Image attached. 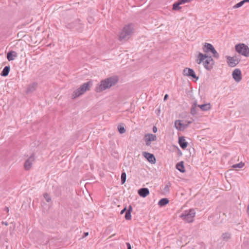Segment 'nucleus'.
<instances>
[{
  "instance_id": "1",
  "label": "nucleus",
  "mask_w": 249,
  "mask_h": 249,
  "mask_svg": "<svg viewBox=\"0 0 249 249\" xmlns=\"http://www.w3.org/2000/svg\"><path fill=\"white\" fill-rule=\"evenodd\" d=\"M118 81L117 76L110 77L101 81L99 84L96 87L95 91L100 92L114 86Z\"/></svg>"
},
{
  "instance_id": "2",
  "label": "nucleus",
  "mask_w": 249,
  "mask_h": 249,
  "mask_svg": "<svg viewBox=\"0 0 249 249\" xmlns=\"http://www.w3.org/2000/svg\"><path fill=\"white\" fill-rule=\"evenodd\" d=\"M202 62H203L204 68L208 71L211 70L214 64V61L212 56H208L207 54L199 53L196 59V62L200 64Z\"/></svg>"
},
{
  "instance_id": "3",
  "label": "nucleus",
  "mask_w": 249,
  "mask_h": 249,
  "mask_svg": "<svg viewBox=\"0 0 249 249\" xmlns=\"http://www.w3.org/2000/svg\"><path fill=\"white\" fill-rule=\"evenodd\" d=\"M134 30V25L129 24L125 25L120 33L119 39L121 41H126L132 36Z\"/></svg>"
},
{
  "instance_id": "4",
  "label": "nucleus",
  "mask_w": 249,
  "mask_h": 249,
  "mask_svg": "<svg viewBox=\"0 0 249 249\" xmlns=\"http://www.w3.org/2000/svg\"><path fill=\"white\" fill-rule=\"evenodd\" d=\"M91 85L92 82L91 81L84 83L80 88L73 91L71 96L72 99H75L84 94L87 90H89Z\"/></svg>"
},
{
  "instance_id": "5",
  "label": "nucleus",
  "mask_w": 249,
  "mask_h": 249,
  "mask_svg": "<svg viewBox=\"0 0 249 249\" xmlns=\"http://www.w3.org/2000/svg\"><path fill=\"white\" fill-rule=\"evenodd\" d=\"M235 49L239 54L246 57L249 56V48L245 44L239 43L236 44L235 46Z\"/></svg>"
},
{
  "instance_id": "6",
  "label": "nucleus",
  "mask_w": 249,
  "mask_h": 249,
  "mask_svg": "<svg viewBox=\"0 0 249 249\" xmlns=\"http://www.w3.org/2000/svg\"><path fill=\"white\" fill-rule=\"evenodd\" d=\"M196 212L194 209H190L189 211H185V213H182L180 215L184 221L187 222L191 223L193 222L194 218L195 216Z\"/></svg>"
},
{
  "instance_id": "7",
  "label": "nucleus",
  "mask_w": 249,
  "mask_h": 249,
  "mask_svg": "<svg viewBox=\"0 0 249 249\" xmlns=\"http://www.w3.org/2000/svg\"><path fill=\"white\" fill-rule=\"evenodd\" d=\"M227 63L231 67H235L240 61V59L238 58L236 55L231 57L230 56H226Z\"/></svg>"
},
{
  "instance_id": "8",
  "label": "nucleus",
  "mask_w": 249,
  "mask_h": 249,
  "mask_svg": "<svg viewBox=\"0 0 249 249\" xmlns=\"http://www.w3.org/2000/svg\"><path fill=\"white\" fill-rule=\"evenodd\" d=\"M191 123V121H188L187 123H182L181 121L176 120L175 122V127L179 131H183Z\"/></svg>"
},
{
  "instance_id": "9",
  "label": "nucleus",
  "mask_w": 249,
  "mask_h": 249,
  "mask_svg": "<svg viewBox=\"0 0 249 249\" xmlns=\"http://www.w3.org/2000/svg\"><path fill=\"white\" fill-rule=\"evenodd\" d=\"M183 74L184 76L192 77L196 80L198 79V77L196 75L194 71L189 68H185L183 70Z\"/></svg>"
},
{
  "instance_id": "10",
  "label": "nucleus",
  "mask_w": 249,
  "mask_h": 249,
  "mask_svg": "<svg viewBox=\"0 0 249 249\" xmlns=\"http://www.w3.org/2000/svg\"><path fill=\"white\" fill-rule=\"evenodd\" d=\"M157 140V136L155 135L148 133L145 135L144 137V140L145 142V144L147 146H149L151 144V142L155 141Z\"/></svg>"
},
{
  "instance_id": "11",
  "label": "nucleus",
  "mask_w": 249,
  "mask_h": 249,
  "mask_svg": "<svg viewBox=\"0 0 249 249\" xmlns=\"http://www.w3.org/2000/svg\"><path fill=\"white\" fill-rule=\"evenodd\" d=\"M232 75L236 82H239L242 79L241 71L238 69H236L233 71Z\"/></svg>"
},
{
  "instance_id": "12",
  "label": "nucleus",
  "mask_w": 249,
  "mask_h": 249,
  "mask_svg": "<svg viewBox=\"0 0 249 249\" xmlns=\"http://www.w3.org/2000/svg\"><path fill=\"white\" fill-rule=\"evenodd\" d=\"M142 155L151 163L154 164L156 162V158L153 154H151L146 152H143Z\"/></svg>"
},
{
  "instance_id": "13",
  "label": "nucleus",
  "mask_w": 249,
  "mask_h": 249,
  "mask_svg": "<svg viewBox=\"0 0 249 249\" xmlns=\"http://www.w3.org/2000/svg\"><path fill=\"white\" fill-rule=\"evenodd\" d=\"M35 160L34 156L32 155L25 162L24 168L26 170H29L31 169L33 162Z\"/></svg>"
},
{
  "instance_id": "14",
  "label": "nucleus",
  "mask_w": 249,
  "mask_h": 249,
  "mask_svg": "<svg viewBox=\"0 0 249 249\" xmlns=\"http://www.w3.org/2000/svg\"><path fill=\"white\" fill-rule=\"evenodd\" d=\"M214 49V47L211 44L205 43L203 47V51L205 53H212Z\"/></svg>"
},
{
  "instance_id": "15",
  "label": "nucleus",
  "mask_w": 249,
  "mask_h": 249,
  "mask_svg": "<svg viewBox=\"0 0 249 249\" xmlns=\"http://www.w3.org/2000/svg\"><path fill=\"white\" fill-rule=\"evenodd\" d=\"M138 194L142 197H145L149 194V191L147 188H142L138 190Z\"/></svg>"
},
{
  "instance_id": "16",
  "label": "nucleus",
  "mask_w": 249,
  "mask_h": 249,
  "mask_svg": "<svg viewBox=\"0 0 249 249\" xmlns=\"http://www.w3.org/2000/svg\"><path fill=\"white\" fill-rule=\"evenodd\" d=\"M37 83L36 82L33 83L31 84L28 85L27 89H26V93L30 94L34 92L37 87Z\"/></svg>"
},
{
  "instance_id": "17",
  "label": "nucleus",
  "mask_w": 249,
  "mask_h": 249,
  "mask_svg": "<svg viewBox=\"0 0 249 249\" xmlns=\"http://www.w3.org/2000/svg\"><path fill=\"white\" fill-rule=\"evenodd\" d=\"M80 19H76V20H75L74 21H73L72 22L68 23L66 25V28H67L68 29H73L74 28H76L77 26H78V25L80 24Z\"/></svg>"
},
{
  "instance_id": "18",
  "label": "nucleus",
  "mask_w": 249,
  "mask_h": 249,
  "mask_svg": "<svg viewBox=\"0 0 249 249\" xmlns=\"http://www.w3.org/2000/svg\"><path fill=\"white\" fill-rule=\"evenodd\" d=\"M178 143L180 146L183 149H185L188 146V142H186L184 137H179L178 138Z\"/></svg>"
},
{
  "instance_id": "19",
  "label": "nucleus",
  "mask_w": 249,
  "mask_h": 249,
  "mask_svg": "<svg viewBox=\"0 0 249 249\" xmlns=\"http://www.w3.org/2000/svg\"><path fill=\"white\" fill-rule=\"evenodd\" d=\"M176 168L181 173H184L185 170L183 164V161L179 162L176 164Z\"/></svg>"
},
{
  "instance_id": "20",
  "label": "nucleus",
  "mask_w": 249,
  "mask_h": 249,
  "mask_svg": "<svg viewBox=\"0 0 249 249\" xmlns=\"http://www.w3.org/2000/svg\"><path fill=\"white\" fill-rule=\"evenodd\" d=\"M169 201L167 198H163L160 200L158 202V205L160 207H163L169 203Z\"/></svg>"
},
{
  "instance_id": "21",
  "label": "nucleus",
  "mask_w": 249,
  "mask_h": 249,
  "mask_svg": "<svg viewBox=\"0 0 249 249\" xmlns=\"http://www.w3.org/2000/svg\"><path fill=\"white\" fill-rule=\"evenodd\" d=\"M199 107L203 111H207L211 108L210 104H205L201 105H198Z\"/></svg>"
},
{
  "instance_id": "22",
  "label": "nucleus",
  "mask_w": 249,
  "mask_h": 249,
  "mask_svg": "<svg viewBox=\"0 0 249 249\" xmlns=\"http://www.w3.org/2000/svg\"><path fill=\"white\" fill-rule=\"evenodd\" d=\"M10 69L9 66H5L1 71L0 75L2 76H7L10 71Z\"/></svg>"
},
{
  "instance_id": "23",
  "label": "nucleus",
  "mask_w": 249,
  "mask_h": 249,
  "mask_svg": "<svg viewBox=\"0 0 249 249\" xmlns=\"http://www.w3.org/2000/svg\"><path fill=\"white\" fill-rule=\"evenodd\" d=\"M15 52L14 51H10L7 53V57L9 61L13 60L14 59V57L15 56Z\"/></svg>"
},
{
  "instance_id": "24",
  "label": "nucleus",
  "mask_w": 249,
  "mask_h": 249,
  "mask_svg": "<svg viewBox=\"0 0 249 249\" xmlns=\"http://www.w3.org/2000/svg\"><path fill=\"white\" fill-rule=\"evenodd\" d=\"M222 238L223 240L228 241L231 238V234L229 232L223 233L222 234Z\"/></svg>"
},
{
  "instance_id": "25",
  "label": "nucleus",
  "mask_w": 249,
  "mask_h": 249,
  "mask_svg": "<svg viewBox=\"0 0 249 249\" xmlns=\"http://www.w3.org/2000/svg\"><path fill=\"white\" fill-rule=\"evenodd\" d=\"M126 173L124 172H123L122 173L121 177V183L122 184H124V182H125V181H126Z\"/></svg>"
},
{
  "instance_id": "26",
  "label": "nucleus",
  "mask_w": 249,
  "mask_h": 249,
  "mask_svg": "<svg viewBox=\"0 0 249 249\" xmlns=\"http://www.w3.org/2000/svg\"><path fill=\"white\" fill-rule=\"evenodd\" d=\"M118 130L120 134H123L125 132V129L124 125L122 124H120L118 126Z\"/></svg>"
},
{
  "instance_id": "27",
  "label": "nucleus",
  "mask_w": 249,
  "mask_h": 249,
  "mask_svg": "<svg viewBox=\"0 0 249 249\" xmlns=\"http://www.w3.org/2000/svg\"><path fill=\"white\" fill-rule=\"evenodd\" d=\"M244 165H245V164L244 163H243L242 162H241L239 163L233 164L232 166V167L233 168H242L244 166Z\"/></svg>"
},
{
  "instance_id": "28",
  "label": "nucleus",
  "mask_w": 249,
  "mask_h": 249,
  "mask_svg": "<svg viewBox=\"0 0 249 249\" xmlns=\"http://www.w3.org/2000/svg\"><path fill=\"white\" fill-rule=\"evenodd\" d=\"M171 186V183L169 182L167 183V184L165 186L164 188H163V191L165 192H169L170 190V187Z\"/></svg>"
},
{
  "instance_id": "29",
  "label": "nucleus",
  "mask_w": 249,
  "mask_h": 249,
  "mask_svg": "<svg viewBox=\"0 0 249 249\" xmlns=\"http://www.w3.org/2000/svg\"><path fill=\"white\" fill-rule=\"evenodd\" d=\"M213 54V56L214 58L216 59H218L219 57V53L217 52L215 49L213 50V51L211 53Z\"/></svg>"
},
{
  "instance_id": "30",
  "label": "nucleus",
  "mask_w": 249,
  "mask_h": 249,
  "mask_svg": "<svg viewBox=\"0 0 249 249\" xmlns=\"http://www.w3.org/2000/svg\"><path fill=\"white\" fill-rule=\"evenodd\" d=\"M124 217L126 220H129L131 219V213L129 212L126 211Z\"/></svg>"
},
{
  "instance_id": "31",
  "label": "nucleus",
  "mask_w": 249,
  "mask_h": 249,
  "mask_svg": "<svg viewBox=\"0 0 249 249\" xmlns=\"http://www.w3.org/2000/svg\"><path fill=\"white\" fill-rule=\"evenodd\" d=\"M43 196L47 202H49L51 201V197L47 193L44 194Z\"/></svg>"
},
{
  "instance_id": "32",
  "label": "nucleus",
  "mask_w": 249,
  "mask_h": 249,
  "mask_svg": "<svg viewBox=\"0 0 249 249\" xmlns=\"http://www.w3.org/2000/svg\"><path fill=\"white\" fill-rule=\"evenodd\" d=\"M244 4V2L243 0L240 1L239 2L237 3L235 5L233 6V8H238L240 7H241Z\"/></svg>"
},
{
  "instance_id": "33",
  "label": "nucleus",
  "mask_w": 249,
  "mask_h": 249,
  "mask_svg": "<svg viewBox=\"0 0 249 249\" xmlns=\"http://www.w3.org/2000/svg\"><path fill=\"white\" fill-rule=\"evenodd\" d=\"M197 113L196 111V107H192L191 109V113L194 115L196 114Z\"/></svg>"
},
{
  "instance_id": "34",
  "label": "nucleus",
  "mask_w": 249,
  "mask_h": 249,
  "mask_svg": "<svg viewBox=\"0 0 249 249\" xmlns=\"http://www.w3.org/2000/svg\"><path fill=\"white\" fill-rule=\"evenodd\" d=\"M25 36L24 32H20L18 33V35H17V37H22L23 36Z\"/></svg>"
},
{
  "instance_id": "35",
  "label": "nucleus",
  "mask_w": 249,
  "mask_h": 249,
  "mask_svg": "<svg viewBox=\"0 0 249 249\" xmlns=\"http://www.w3.org/2000/svg\"><path fill=\"white\" fill-rule=\"evenodd\" d=\"M126 207H125V208H124L120 212V214H123L124 213V212L126 213Z\"/></svg>"
},
{
  "instance_id": "36",
  "label": "nucleus",
  "mask_w": 249,
  "mask_h": 249,
  "mask_svg": "<svg viewBox=\"0 0 249 249\" xmlns=\"http://www.w3.org/2000/svg\"><path fill=\"white\" fill-rule=\"evenodd\" d=\"M132 211V207L131 205H129L128 209H126V211L131 213Z\"/></svg>"
},
{
  "instance_id": "37",
  "label": "nucleus",
  "mask_w": 249,
  "mask_h": 249,
  "mask_svg": "<svg viewBox=\"0 0 249 249\" xmlns=\"http://www.w3.org/2000/svg\"><path fill=\"white\" fill-rule=\"evenodd\" d=\"M127 249H131V245L129 243H126Z\"/></svg>"
},
{
  "instance_id": "38",
  "label": "nucleus",
  "mask_w": 249,
  "mask_h": 249,
  "mask_svg": "<svg viewBox=\"0 0 249 249\" xmlns=\"http://www.w3.org/2000/svg\"><path fill=\"white\" fill-rule=\"evenodd\" d=\"M153 131L154 133H156L157 132V128L156 126H154L153 127Z\"/></svg>"
},
{
  "instance_id": "39",
  "label": "nucleus",
  "mask_w": 249,
  "mask_h": 249,
  "mask_svg": "<svg viewBox=\"0 0 249 249\" xmlns=\"http://www.w3.org/2000/svg\"><path fill=\"white\" fill-rule=\"evenodd\" d=\"M168 98V95L167 94H165L164 97V101L166 100Z\"/></svg>"
},
{
  "instance_id": "40",
  "label": "nucleus",
  "mask_w": 249,
  "mask_h": 249,
  "mask_svg": "<svg viewBox=\"0 0 249 249\" xmlns=\"http://www.w3.org/2000/svg\"><path fill=\"white\" fill-rule=\"evenodd\" d=\"M198 105H197V103H196V102L195 101L194 104H193V105L192 107H198Z\"/></svg>"
},
{
  "instance_id": "41",
  "label": "nucleus",
  "mask_w": 249,
  "mask_h": 249,
  "mask_svg": "<svg viewBox=\"0 0 249 249\" xmlns=\"http://www.w3.org/2000/svg\"><path fill=\"white\" fill-rule=\"evenodd\" d=\"M88 235H89V232H84V236H83V237H86V236H87Z\"/></svg>"
},
{
  "instance_id": "42",
  "label": "nucleus",
  "mask_w": 249,
  "mask_h": 249,
  "mask_svg": "<svg viewBox=\"0 0 249 249\" xmlns=\"http://www.w3.org/2000/svg\"><path fill=\"white\" fill-rule=\"evenodd\" d=\"M247 212L248 213V214L249 215V204L248 206Z\"/></svg>"
},
{
  "instance_id": "43",
  "label": "nucleus",
  "mask_w": 249,
  "mask_h": 249,
  "mask_svg": "<svg viewBox=\"0 0 249 249\" xmlns=\"http://www.w3.org/2000/svg\"><path fill=\"white\" fill-rule=\"evenodd\" d=\"M91 19H92V18L91 17H89L88 18V20H89V22H90V21H91Z\"/></svg>"
},
{
  "instance_id": "44",
  "label": "nucleus",
  "mask_w": 249,
  "mask_h": 249,
  "mask_svg": "<svg viewBox=\"0 0 249 249\" xmlns=\"http://www.w3.org/2000/svg\"><path fill=\"white\" fill-rule=\"evenodd\" d=\"M2 224H4V225H7V222H3H3H2Z\"/></svg>"
},
{
  "instance_id": "45",
  "label": "nucleus",
  "mask_w": 249,
  "mask_h": 249,
  "mask_svg": "<svg viewBox=\"0 0 249 249\" xmlns=\"http://www.w3.org/2000/svg\"><path fill=\"white\" fill-rule=\"evenodd\" d=\"M243 1L244 2V3L246 2H249V0H243Z\"/></svg>"
},
{
  "instance_id": "46",
  "label": "nucleus",
  "mask_w": 249,
  "mask_h": 249,
  "mask_svg": "<svg viewBox=\"0 0 249 249\" xmlns=\"http://www.w3.org/2000/svg\"><path fill=\"white\" fill-rule=\"evenodd\" d=\"M6 209L7 210V211H8V208H6Z\"/></svg>"
}]
</instances>
